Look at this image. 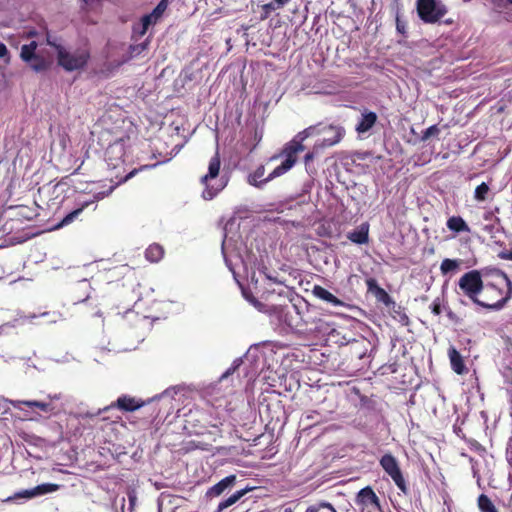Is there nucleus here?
Instances as JSON below:
<instances>
[{"label":"nucleus","mask_w":512,"mask_h":512,"mask_svg":"<svg viewBox=\"0 0 512 512\" xmlns=\"http://www.w3.org/2000/svg\"><path fill=\"white\" fill-rule=\"evenodd\" d=\"M483 290L476 303L486 310L499 311L512 298V281L508 274L496 267L484 268Z\"/></svg>","instance_id":"f257e3e1"},{"label":"nucleus","mask_w":512,"mask_h":512,"mask_svg":"<svg viewBox=\"0 0 512 512\" xmlns=\"http://www.w3.org/2000/svg\"><path fill=\"white\" fill-rule=\"evenodd\" d=\"M26 63L37 72L44 71L48 67V63L45 58L39 54H35L33 58Z\"/></svg>","instance_id":"bb28decb"},{"label":"nucleus","mask_w":512,"mask_h":512,"mask_svg":"<svg viewBox=\"0 0 512 512\" xmlns=\"http://www.w3.org/2000/svg\"><path fill=\"white\" fill-rule=\"evenodd\" d=\"M446 226L450 231L455 233L470 232V228L461 216H452L447 222Z\"/></svg>","instance_id":"412c9836"},{"label":"nucleus","mask_w":512,"mask_h":512,"mask_svg":"<svg viewBox=\"0 0 512 512\" xmlns=\"http://www.w3.org/2000/svg\"><path fill=\"white\" fill-rule=\"evenodd\" d=\"M126 139H129L127 136ZM125 156V137L117 138L113 143H110L105 151V160L111 170H116L114 176H111V181H115L114 188L135 176L139 171L151 169L157 164L143 165L139 168H134L127 172L124 164Z\"/></svg>","instance_id":"f03ea898"},{"label":"nucleus","mask_w":512,"mask_h":512,"mask_svg":"<svg viewBox=\"0 0 512 512\" xmlns=\"http://www.w3.org/2000/svg\"><path fill=\"white\" fill-rule=\"evenodd\" d=\"M440 132V129L438 128L437 125H432L430 127H428L422 134V137L421 139L423 141H426L427 139H429L431 136H435V135H438Z\"/></svg>","instance_id":"2f4dec72"},{"label":"nucleus","mask_w":512,"mask_h":512,"mask_svg":"<svg viewBox=\"0 0 512 512\" xmlns=\"http://www.w3.org/2000/svg\"><path fill=\"white\" fill-rule=\"evenodd\" d=\"M168 6V0H161L153 9L152 13L160 20Z\"/></svg>","instance_id":"7c9ffc66"},{"label":"nucleus","mask_w":512,"mask_h":512,"mask_svg":"<svg viewBox=\"0 0 512 512\" xmlns=\"http://www.w3.org/2000/svg\"><path fill=\"white\" fill-rule=\"evenodd\" d=\"M484 268L470 270L464 273L458 280V294L466 296L473 304L479 302V296L483 290Z\"/></svg>","instance_id":"20e7f679"},{"label":"nucleus","mask_w":512,"mask_h":512,"mask_svg":"<svg viewBox=\"0 0 512 512\" xmlns=\"http://www.w3.org/2000/svg\"><path fill=\"white\" fill-rule=\"evenodd\" d=\"M461 260L445 258L440 265V271L443 275L454 273L460 268Z\"/></svg>","instance_id":"b1692460"},{"label":"nucleus","mask_w":512,"mask_h":512,"mask_svg":"<svg viewBox=\"0 0 512 512\" xmlns=\"http://www.w3.org/2000/svg\"><path fill=\"white\" fill-rule=\"evenodd\" d=\"M159 21L158 17H156L152 12L142 16L141 22H143V31H139L138 35L140 37L144 36L151 25H155Z\"/></svg>","instance_id":"cd10ccee"},{"label":"nucleus","mask_w":512,"mask_h":512,"mask_svg":"<svg viewBox=\"0 0 512 512\" xmlns=\"http://www.w3.org/2000/svg\"><path fill=\"white\" fill-rule=\"evenodd\" d=\"M315 129H316L315 127L310 126V127L306 128V129H304L302 132L298 133L296 138L301 139V141H304L306 138H308L309 136L313 135Z\"/></svg>","instance_id":"c9c22d12"},{"label":"nucleus","mask_w":512,"mask_h":512,"mask_svg":"<svg viewBox=\"0 0 512 512\" xmlns=\"http://www.w3.org/2000/svg\"><path fill=\"white\" fill-rule=\"evenodd\" d=\"M302 142L303 141H301V139H294L284 148L286 159L270 173V178H276L283 175L295 165L297 161V153L302 152L305 149Z\"/></svg>","instance_id":"6e6552de"},{"label":"nucleus","mask_w":512,"mask_h":512,"mask_svg":"<svg viewBox=\"0 0 512 512\" xmlns=\"http://www.w3.org/2000/svg\"><path fill=\"white\" fill-rule=\"evenodd\" d=\"M396 29L403 36L407 33V23L402 20L398 14L396 16Z\"/></svg>","instance_id":"473e14b6"},{"label":"nucleus","mask_w":512,"mask_h":512,"mask_svg":"<svg viewBox=\"0 0 512 512\" xmlns=\"http://www.w3.org/2000/svg\"><path fill=\"white\" fill-rule=\"evenodd\" d=\"M114 190L113 186H110L109 189L106 192H99L96 195H94V199L91 201H85L81 204V206L70 213H68L61 221L57 224V228L64 227L66 225L71 224L76 219L79 218V216L82 214L83 210L88 207L90 204L95 203L96 201L104 198L105 196H108L112 191Z\"/></svg>","instance_id":"9b49d317"},{"label":"nucleus","mask_w":512,"mask_h":512,"mask_svg":"<svg viewBox=\"0 0 512 512\" xmlns=\"http://www.w3.org/2000/svg\"><path fill=\"white\" fill-rule=\"evenodd\" d=\"M431 311L434 315L439 316L442 313V305L440 298H436L431 304Z\"/></svg>","instance_id":"72a5a7b5"},{"label":"nucleus","mask_w":512,"mask_h":512,"mask_svg":"<svg viewBox=\"0 0 512 512\" xmlns=\"http://www.w3.org/2000/svg\"><path fill=\"white\" fill-rule=\"evenodd\" d=\"M62 145H63V148H65V146H66V143H65V137H63Z\"/></svg>","instance_id":"49530a36"},{"label":"nucleus","mask_w":512,"mask_h":512,"mask_svg":"<svg viewBox=\"0 0 512 512\" xmlns=\"http://www.w3.org/2000/svg\"><path fill=\"white\" fill-rule=\"evenodd\" d=\"M279 7L286 5L290 0H274Z\"/></svg>","instance_id":"37998d69"},{"label":"nucleus","mask_w":512,"mask_h":512,"mask_svg":"<svg viewBox=\"0 0 512 512\" xmlns=\"http://www.w3.org/2000/svg\"><path fill=\"white\" fill-rule=\"evenodd\" d=\"M508 1L512 3V0H508Z\"/></svg>","instance_id":"09e8293b"},{"label":"nucleus","mask_w":512,"mask_h":512,"mask_svg":"<svg viewBox=\"0 0 512 512\" xmlns=\"http://www.w3.org/2000/svg\"><path fill=\"white\" fill-rule=\"evenodd\" d=\"M220 170L221 159L217 149L209 160L207 173L200 178V183L204 186L203 199H214L227 186L228 179L224 175H220Z\"/></svg>","instance_id":"7ed1b4c3"},{"label":"nucleus","mask_w":512,"mask_h":512,"mask_svg":"<svg viewBox=\"0 0 512 512\" xmlns=\"http://www.w3.org/2000/svg\"><path fill=\"white\" fill-rule=\"evenodd\" d=\"M365 283L367 286V291L373 294L379 302L384 304L390 303L389 294L385 291V289L378 285V282L375 278H367Z\"/></svg>","instance_id":"2eb2a0df"},{"label":"nucleus","mask_w":512,"mask_h":512,"mask_svg":"<svg viewBox=\"0 0 512 512\" xmlns=\"http://www.w3.org/2000/svg\"><path fill=\"white\" fill-rule=\"evenodd\" d=\"M89 58L90 53L87 50L69 53L65 50V48H59V55L57 60L58 64L66 71H74L84 68Z\"/></svg>","instance_id":"0eeeda50"},{"label":"nucleus","mask_w":512,"mask_h":512,"mask_svg":"<svg viewBox=\"0 0 512 512\" xmlns=\"http://www.w3.org/2000/svg\"><path fill=\"white\" fill-rule=\"evenodd\" d=\"M238 366H239V365L237 364V365H233V366H231L230 368H228V369L226 370V372L222 375V377H221V378H226V377H228L229 375L233 374V373L236 371V369L238 368Z\"/></svg>","instance_id":"a19ab883"},{"label":"nucleus","mask_w":512,"mask_h":512,"mask_svg":"<svg viewBox=\"0 0 512 512\" xmlns=\"http://www.w3.org/2000/svg\"><path fill=\"white\" fill-rule=\"evenodd\" d=\"M39 401L36 400H15L11 401L12 406L15 409H21L22 405H25L29 408H37Z\"/></svg>","instance_id":"c756f323"},{"label":"nucleus","mask_w":512,"mask_h":512,"mask_svg":"<svg viewBox=\"0 0 512 512\" xmlns=\"http://www.w3.org/2000/svg\"><path fill=\"white\" fill-rule=\"evenodd\" d=\"M265 167L263 165L256 168V170L248 176V183L257 188H262L266 183L273 180L274 178H270V174L264 178Z\"/></svg>","instance_id":"aec40b11"},{"label":"nucleus","mask_w":512,"mask_h":512,"mask_svg":"<svg viewBox=\"0 0 512 512\" xmlns=\"http://www.w3.org/2000/svg\"><path fill=\"white\" fill-rule=\"evenodd\" d=\"M36 49H37V43L35 41H31L29 44L23 45L21 47V53H20L21 59L24 62H28L29 60H31L33 58V56L35 54H37Z\"/></svg>","instance_id":"a878e982"},{"label":"nucleus","mask_w":512,"mask_h":512,"mask_svg":"<svg viewBox=\"0 0 512 512\" xmlns=\"http://www.w3.org/2000/svg\"><path fill=\"white\" fill-rule=\"evenodd\" d=\"M490 188L487 183L482 182L475 188L474 199L478 202H483L487 199Z\"/></svg>","instance_id":"c85d7f7f"},{"label":"nucleus","mask_w":512,"mask_h":512,"mask_svg":"<svg viewBox=\"0 0 512 512\" xmlns=\"http://www.w3.org/2000/svg\"><path fill=\"white\" fill-rule=\"evenodd\" d=\"M355 502L362 510L372 508L374 511L382 512L380 499L370 486L362 488L357 493Z\"/></svg>","instance_id":"1a4fd4ad"},{"label":"nucleus","mask_w":512,"mask_h":512,"mask_svg":"<svg viewBox=\"0 0 512 512\" xmlns=\"http://www.w3.org/2000/svg\"><path fill=\"white\" fill-rule=\"evenodd\" d=\"M59 488H60V485H58V484L44 483V484L37 485L36 487H34L32 489L23 490L21 492H18L13 497H8L6 499V501H11V500H14L17 498L30 499V498H33V497H36L39 495H44L47 493L55 492V491L59 490Z\"/></svg>","instance_id":"f8f14e48"},{"label":"nucleus","mask_w":512,"mask_h":512,"mask_svg":"<svg viewBox=\"0 0 512 512\" xmlns=\"http://www.w3.org/2000/svg\"><path fill=\"white\" fill-rule=\"evenodd\" d=\"M477 504L480 512H498L497 508L486 494L479 495Z\"/></svg>","instance_id":"393cba45"},{"label":"nucleus","mask_w":512,"mask_h":512,"mask_svg":"<svg viewBox=\"0 0 512 512\" xmlns=\"http://www.w3.org/2000/svg\"><path fill=\"white\" fill-rule=\"evenodd\" d=\"M9 51L6 47V45L2 42H0V58H4L8 55Z\"/></svg>","instance_id":"ea45409f"},{"label":"nucleus","mask_w":512,"mask_h":512,"mask_svg":"<svg viewBox=\"0 0 512 512\" xmlns=\"http://www.w3.org/2000/svg\"><path fill=\"white\" fill-rule=\"evenodd\" d=\"M419 18L425 23H436L447 13V8L439 0H417Z\"/></svg>","instance_id":"39448f33"},{"label":"nucleus","mask_w":512,"mask_h":512,"mask_svg":"<svg viewBox=\"0 0 512 512\" xmlns=\"http://www.w3.org/2000/svg\"><path fill=\"white\" fill-rule=\"evenodd\" d=\"M347 238L355 244H367L369 242V224L362 223L356 230L349 232Z\"/></svg>","instance_id":"dca6fc26"},{"label":"nucleus","mask_w":512,"mask_h":512,"mask_svg":"<svg viewBox=\"0 0 512 512\" xmlns=\"http://www.w3.org/2000/svg\"><path fill=\"white\" fill-rule=\"evenodd\" d=\"M46 42L49 46L56 49L57 56L59 55V48H64L61 44L57 43L56 38H53L49 33H47Z\"/></svg>","instance_id":"f704fd0d"},{"label":"nucleus","mask_w":512,"mask_h":512,"mask_svg":"<svg viewBox=\"0 0 512 512\" xmlns=\"http://www.w3.org/2000/svg\"><path fill=\"white\" fill-rule=\"evenodd\" d=\"M37 408L45 413L53 411V406L50 402L39 401Z\"/></svg>","instance_id":"e433bc0d"},{"label":"nucleus","mask_w":512,"mask_h":512,"mask_svg":"<svg viewBox=\"0 0 512 512\" xmlns=\"http://www.w3.org/2000/svg\"><path fill=\"white\" fill-rule=\"evenodd\" d=\"M317 510L313 507H309L306 512H316Z\"/></svg>","instance_id":"a18cd8bd"},{"label":"nucleus","mask_w":512,"mask_h":512,"mask_svg":"<svg viewBox=\"0 0 512 512\" xmlns=\"http://www.w3.org/2000/svg\"><path fill=\"white\" fill-rule=\"evenodd\" d=\"M146 46H147V44H146V43H142V44H140L139 46H137V48L139 49V52H140V51H142V50L146 49Z\"/></svg>","instance_id":"c03bdc74"},{"label":"nucleus","mask_w":512,"mask_h":512,"mask_svg":"<svg viewBox=\"0 0 512 512\" xmlns=\"http://www.w3.org/2000/svg\"><path fill=\"white\" fill-rule=\"evenodd\" d=\"M139 31H143V22L140 21L139 26L134 27V33L138 34Z\"/></svg>","instance_id":"79ce46f5"},{"label":"nucleus","mask_w":512,"mask_h":512,"mask_svg":"<svg viewBox=\"0 0 512 512\" xmlns=\"http://www.w3.org/2000/svg\"><path fill=\"white\" fill-rule=\"evenodd\" d=\"M262 9L264 11V14L262 15V18L264 19V18L269 16L271 11L274 10L275 7L273 6L272 3H268V4L263 5Z\"/></svg>","instance_id":"4c0bfd02"},{"label":"nucleus","mask_w":512,"mask_h":512,"mask_svg":"<svg viewBox=\"0 0 512 512\" xmlns=\"http://www.w3.org/2000/svg\"><path fill=\"white\" fill-rule=\"evenodd\" d=\"M448 355L450 359L451 368L455 373H457L458 375H463L467 373L468 370L465 366L464 360L461 354L456 350V348H449Z\"/></svg>","instance_id":"a211bd4d"},{"label":"nucleus","mask_w":512,"mask_h":512,"mask_svg":"<svg viewBox=\"0 0 512 512\" xmlns=\"http://www.w3.org/2000/svg\"><path fill=\"white\" fill-rule=\"evenodd\" d=\"M379 462L382 469L391 477L397 488L405 495L408 494L409 489L397 459L392 454L387 453L381 457Z\"/></svg>","instance_id":"423d86ee"},{"label":"nucleus","mask_w":512,"mask_h":512,"mask_svg":"<svg viewBox=\"0 0 512 512\" xmlns=\"http://www.w3.org/2000/svg\"><path fill=\"white\" fill-rule=\"evenodd\" d=\"M377 114L373 111L364 110L361 114V118L356 125V131L358 134H364L368 132L377 122Z\"/></svg>","instance_id":"4468645a"},{"label":"nucleus","mask_w":512,"mask_h":512,"mask_svg":"<svg viewBox=\"0 0 512 512\" xmlns=\"http://www.w3.org/2000/svg\"><path fill=\"white\" fill-rule=\"evenodd\" d=\"M319 151H315L314 149L310 152H308L305 156H304V162L305 164H308L309 162H311L315 155L318 153Z\"/></svg>","instance_id":"58836bf2"},{"label":"nucleus","mask_w":512,"mask_h":512,"mask_svg":"<svg viewBox=\"0 0 512 512\" xmlns=\"http://www.w3.org/2000/svg\"><path fill=\"white\" fill-rule=\"evenodd\" d=\"M164 248L157 243H153L145 250V258L151 263L159 262L164 256Z\"/></svg>","instance_id":"4be33fe9"},{"label":"nucleus","mask_w":512,"mask_h":512,"mask_svg":"<svg viewBox=\"0 0 512 512\" xmlns=\"http://www.w3.org/2000/svg\"><path fill=\"white\" fill-rule=\"evenodd\" d=\"M143 405L144 402L140 399H136L135 397L129 395H122L118 397L115 402L104 408V410L107 411L110 408H118L121 411L133 412L141 408Z\"/></svg>","instance_id":"ddd939ff"},{"label":"nucleus","mask_w":512,"mask_h":512,"mask_svg":"<svg viewBox=\"0 0 512 512\" xmlns=\"http://www.w3.org/2000/svg\"><path fill=\"white\" fill-rule=\"evenodd\" d=\"M236 481L235 475H229L222 480H220L218 483L213 485L211 488H209L207 495L212 497L220 496L227 488L234 485Z\"/></svg>","instance_id":"6ab92c4d"},{"label":"nucleus","mask_w":512,"mask_h":512,"mask_svg":"<svg viewBox=\"0 0 512 512\" xmlns=\"http://www.w3.org/2000/svg\"><path fill=\"white\" fill-rule=\"evenodd\" d=\"M250 490H251L250 488H244L239 491H236L230 497H228L227 499H225L219 503L217 511L221 512V511L225 510L226 508L232 506Z\"/></svg>","instance_id":"5701e85b"},{"label":"nucleus","mask_w":512,"mask_h":512,"mask_svg":"<svg viewBox=\"0 0 512 512\" xmlns=\"http://www.w3.org/2000/svg\"><path fill=\"white\" fill-rule=\"evenodd\" d=\"M49 398H50V399H59V397H58V396H56V395H55V396H53V397H52V396H49Z\"/></svg>","instance_id":"de8ad7c7"},{"label":"nucleus","mask_w":512,"mask_h":512,"mask_svg":"<svg viewBox=\"0 0 512 512\" xmlns=\"http://www.w3.org/2000/svg\"><path fill=\"white\" fill-rule=\"evenodd\" d=\"M312 294L333 306H343L344 302L320 285H314Z\"/></svg>","instance_id":"f3484780"},{"label":"nucleus","mask_w":512,"mask_h":512,"mask_svg":"<svg viewBox=\"0 0 512 512\" xmlns=\"http://www.w3.org/2000/svg\"><path fill=\"white\" fill-rule=\"evenodd\" d=\"M329 136L314 144L315 151H321L326 147L338 144L345 135V129L340 125H329L323 129Z\"/></svg>","instance_id":"9d476101"}]
</instances>
